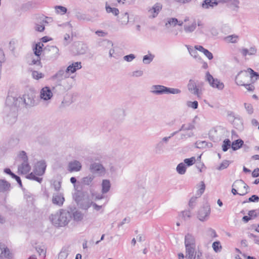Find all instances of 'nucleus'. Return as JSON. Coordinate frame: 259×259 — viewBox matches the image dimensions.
<instances>
[{"label":"nucleus","mask_w":259,"mask_h":259,"mask_svg":"<svg viewBox=\"0 0 259 259\" xmlns=\"http://www.w3.org/2000/svg\"><path fill=\"white\" fill-rule=\"evenodd\" d=\"M71 218L72 214L69 211L61 209L59 212L52 214L50 219L55 227H62L68 224Z\"/></svg>","instance_id":"nucleus-1"},{"label":"nucleus","mask_w":259,"mask_h":259,"mask_svg":"<svg viewBox=\"0 0 259 259\" xmlns=\"http://www.w3.org/2000/svg\"><path fill=\"white\" fill-rule=\"evenodd\" d=\"M254 76H259V74L252 69L249 68L246 70L240 71L236 76L235 82L239 85H244L248 83L249 79H252Z\"/></svg>","instance_id":"nucleus-2"},{"label":"nucleus","mask_w":259,"mask_h":259,"mask_svg":"<svg viewBox=\"0 0 259 259\" xmlns=\"http://www.w3.org/2000/svg\"><path fill=\"white\" fill-rule=\"evenodd\" d=\"M22 102L21 97H16L12 96H8L6 100L5 112L14 110L16 108L18 110V108L21 106V103Z\"/></svg>","instance_id":"nucleus-3"},{"label":"nucleus","mask_w":259,"mask_h":259,"mask_svg":"<svg viewBox=\"0 0 259 259\" xmlns=\"http://www.w3.org/2000/svg\"><path fill=\"white\" fill-rule=\"evenodd\" d=\"M178 132H174L170 134L168 137H165L161 139L154 147V151L156 154H161L164 153L165 146L168 144L169 140L175 135H176Z\"/></svg>","instance_id":"nucleus-4"},{"label":"nucleus","mask_w":259,"mask_h":259,"mask_svg":"<svg viewBox=\"0 0 259 259\" xmlns=\"http://www.w3.org/2000/svg\"><path fill=\"white\" fill-rule=\"evenodd\" d=\"M203 84V82H200L197 84L194 80L191 79L187 85L188 90L191 94L199 97L201 94L200 88Z\"/></svg>","instance_id":"nucleus-5"},{"label":"nucleus","mask_w":259,"mask_h":259,"mask_svg":"<svg viewBox=\"0 0 259 259\" xmlns=\"http://www.w3.org/2000/svg\"><path fill=\"white\" fill-rule=\"evenodd\" d=\"M205 79L208 82L210 85L213 88L221 90L224 88V83L220 82L217 78H214L209 72H207L206 73Z\"/></svg>","instance_id":"nucleus-6"},{"label":"nucleus","mask_w":259,"mask_h":259,"mask_svg":"<svg viewBox=\"0 0 259 259\" xmlns=\"http://www.w3.org/2000/svg\"><path fill=\"white\" fill-rule=\"evenodd\" d=\"M89 169L93 174H96L100 176H104L106 173L105 167L99 163L94 162L91 164Z\"/></svg>","instance_id":"nucleus-7"},{"label":"nucleus","mask_w":259,"mask_h":259,"mask_svg":"<svg viewBox=\"0 0 259 259\" xmlns=\"http://www.w3.org/2000/svg\"><path fill=\"white\" fill-rule=\"evenodd\" d=\"M210 212V206L206 204L199 209L197 217L200 221H205L208 219Z\"/></svg>","instance_id":"nucleus-8"},{"label":"nucleus","mask_w":259,"mask_h":259,"mask_svg":"<svg viewBox=\"0 0 259 259\" xmlns=\"http://www.w3.org/2000/svg\"><path fill=\"white\" fill-rule=\"evenodd\" d=\"M22 102L21 105H25L26 108L34 106L36 105V103L34 99V96L32 94H25L22 98Z\"/></svg>","instance_id":"nucleus-9"},{"label":"nucleus","mask_w":259,"mask_h":259,"mask_svg":"<svg viewBox=\"0 0 259 259\" xmlns=\"http://www.w3.org/2000/svg\"><path fill=\"white\" fill-rule=\"evenodd\" d=\"M59 49L56 46H51L44 49V54L50 59H56L59 55Z\"/></svg>","instance_id":"nucleus-10"},{"label":"nucleus","mask_w":259,"mask_h":259,"mask_svg":"<svg viewBox=\"0 0 259 259\" xmlns=\"http://www.w3.org/2000/svg\"><path fill=\"white\" fill-rule=\"evenodd\" d=\"M5 112L7 113V115L4 118L5 122L10 124L15 123L17 120L18 110L14 108V110Z\"/></svg>","instance_id":"nucleus-11"},{"label":"nucleus","mask_w":259,"mask_h":259,"mask_svg":"<svg viewBox=\"0 0 259 259\" xmlns=\"http://www.w3.org/2000/svg\"><path fill=\"white\" fill-rule=\"evenodd\" d=\"M162 8V5L160 3H156L148 10L150 18H156Z\"/></svg>","instance_id":"nucleus-12"},{"label":"nucleus","mask_w":259,"mask_h":259,"mask_svg":"<svg viewBox=\"0 0 259 259\" xmlns=\"http://www.w3.org/2000/svg\"><path fill=\"white\" fill-rule=\"evenodd\" d=\"M53 95L51 89L48 87H45L40 90L39 96L41 100L48 101L52 98Z\"/></svg>","instance_id":"nucleus-13"},{"label":"nucleus","mask_w":259,"mask_h":259,"mask_svg":"<svg viewBox=\"0 0 259 259\" xmlns=\"http://www.w3.org/2000/svg\"><path fill=\"white\" fill-rule=\"evenodd\" d=\"M46 164L44 161H38L34 166V172L37 176H42L45 173Z\"/></svg>","instance_id":"nucleus-14"},{"label":"nucleus","mask_w":259,"mask_h":259,"mask_svg":"<svg viewBox=\"0 0 259 259\" xmlns=\"http://www.w3.org/2000/svg\"><path fill=\"white\" fill-rule=\"evenodd\" d=\"M81 163L76 160L71 161L68 165V170L70 172L79 171L81 169Z\"/></svg>","instance_id":"nucleus-15"},{"label":"nucleus","mask_w":259,"mask_h":259,"mask_svg":"<svg viewBox=\"0 0 259 259\" xmlns=\"http://www.w3.org/2000/svg\"><path fill=\"white\" fill-rule=\"evenodd\" d=\"M12 254L10 252L9 249L4 244L0 243V258L12 259Z\"/></svg>","instance_id":"nucleus-16"},{"label":"nucleus","mask_w":259,"mask_h":259,"mask_svg":"<svg viewBox=\"0 0 259 259\" xmlns=\"http://www.w3.org/2000/svg\"><path fill=\"white\" fill-rule=\"evenodd\" d=\"M69 77V75L63 69H60L54 74L52 78L54 80L61 81L62 80L67 78Z\"/></svg>","instance_id":"nucleus-17"},{"label":"nucleus","mask_w":259,"mask_h":259,"mask_svg":"<svg viewBox=\"0 0 259 259\" xmlns=\"http://www.w3.org/2000/svg\"><path fill=\"white\" fill-rule=\"evenodd\" d=\"M151 92L157 95L166 94V87L162 85H154L151 87Z\"/></svg>","instance_id":"nucleus-18"},{"label":"nucleus","mask_w":259,"mask_h":259,"mask_svg":"<svg viewBox=\"0 0 259 259\" xmlns=\"http://www.w3.org/2000/svg\"><path fill=\"white\" fill-rule=\"evenodd\" d=\"M64 200V197L62 193L57 192L53 194L52 198L53 204L61 206L63 205Z\"/></svg>","instance_id":"nucleus-19"},{"label":"nucleus","mask_w":259,"mask_h":259,"mask_svg":"<svg viewBox=\"0 0 259 259\" xmlns=\"http://www.w3.org/2000/svg\"><path fill=\"white\" fill-rule=\"evenodd\" d=\"M81 62H76L72 63V64L69 65L67 68L66 69V72L70 75V73H73L77 70H78L81 68Z\"/></svg>","instance_id":"nucleus-20"},{"label":"nucleus","mask_w":259,"mask_h":259,"mask_svg":"<svg viewBox=\"0 0 259 259\" xmlns=\"http://www.w3.org/2000/svg\"><path fill=\"white\" fill-rule=\"evenodd\" d=\"M218 3L215 0H204L201 4V7L203 9L212 8L214 6L218 5Z\"/></svg>","instance_id":"nucleus-21"},{"label":"nucleus","mask_w":259,"mask_h":259,"mask_svg":"<svg viewBox=\"0 0 259 259\" xmlns=\"http://www.w3.org/2000/svg\"><path fill=\"white\" fill-rule=\"evenodd\" d=\"M185 245H196L195 239L192 234L188 233L185 235Z\"/></svg>","instance_id":"nucleus-22"},{"label":"nucleus","mask_w":259,"mask_h":259,"mask_svg":"<svg viewBox=\"0 0 259 259\" xmlns=\"http://www.w3.org/2000/svg\"><path fill=\"white\" fill-rule=\"evenodd\" d=\"M31 169V167L27 162H23L21 165L18 166V170L22 174H26Z\"/></svg>","instance_id":"nucleus-23"},{"label":"nucleus","mask_w":259,"mask_h":259,"mask_svg":"<svg viewBox=\"0 0 259 259\" xmlns=\"http://www.w3.org/2000/svg\"><path fill=\"white\" fill-rule=\"evenodd\" d=\"M232 187H235L238 190H240L243 187L244 188H249V187L242 180L235 181L232 185Z\"/></svg>","instance_id":"nucleus-24"},{"label":"nucleus","mask_w":259,"mask_h":259,"mask_svg":"<svg viewBox=\"0 0 259 259\" xmlns=\"http://www.w3.org/2000/svg\"><path fill=\"white\" fill-rule=\"evenodd\" d=\"M234 120L231 122L232 124L236 128L241 130L243 128L242 119L239 115H237L236 118Z\"/></svg>","instance_id":"nucleus-25"},{"label":"nucleus","mask_w":259,"mask_h":259,"mask_svg":"<svg viewBox=\"0 0 259 259\" xmlns=\"http://www.w3.org/2000/svg\"><path fill=\"white\" fill-rule=\"evenodd\" d=\"M111 184L108 180H103L102 183V193H107L110 190Z\"/></svg>","instance_id":"nucleus-26"},{"label":"nucleus","mask_w":259,"mask_h":259,"mask_svg":"<svg viewBox=\"0 0 259 259\" xmlns=\"http://www.w3.org/2000/svg\"><path fill=\"white\" fill-rule=\"evenodd\" d=\"M256 52V50L254 47H251L249 49L243 48L240 50V53L243 56L246 55H254Z\"/></svg>","instance_id":"nucleus-27"},{"label":"nucleus","mask_w":259,"mask_h":259,"mask_svg":"<svg viewBox=\"0 0 259 259\" xmlns=\"http://www.w3.org/2000/svg\"><path fill=\"white\" fill-rule=\"evenodd\" d=\"M102 45L110 49L109 52V56L112 57L114 53V50L111 48L113 47V43L112 41L108 40H105L103 41Z\"/></svg>","instance_id":"nucleus-28"},{"label":"nucleus","mask_w":259,"mask_h":259,"mask_svg":"<svg viewBox=\"0 0 259 259\" xmlns=\"http://www.w3.org/2000/svg\"><path fill=\"white\" fill-rule=\"evenodd\" d=\"M44 47L43 44L38 42L35 45V48L33 49L34 53L36 56L40 57L41 52L42 50V47Z\"/></svg>","instance_id":"nucleus-29"},{"label":"nucleus","mask_w":259,"mask_h":259,"mask_svg":"<svg viewBox=\"0 0 259 259\" xmlns=\"http://www.w3.org/2000/svg\"><path fill=\"white\" fill-rule=\"evenodd\" d=\"M195 128V125L193 122L188 123L187 124H183L181 127L177 132L180 131H191Z\"/></svg>","instance_id":"nucleus-30"},{"label":"nucleus","mask_w":259,"mask_h":259,"mask_svg":"<svg viewBox=\"0 0 259 259\" xmlns=\"http://www.w3.org/2000/svg\"><path fill=\"white\" fill-rule=\"evenodd\" d=\"M196 28V23L194 21L190 25H185L184 29L186 33H191L193 32Z\"/></svg>","instance_id":"nucleus-31"},{"label":"nucleus","mask_w":259,"mask_h":259,"mask_svg":"<svg viewBox=\"0 0 259 259\" xmlns=\"http://www.w3.org/2000/svg\"><path fill=\"white\" fill-rule=\"evenodd\" d=\"M94 179L93 175H89L85 177H83L81 180V183L84 185L90 186L91 185L92 181Z\"/></svg>","instance_id":"nucleus-32"},{"label":"nucleus","mask_w":259,"mask_h":259,"mask_svg":"<svg viewBox=\"0 0 259 259\" xmlns=\"http://www.w3.org/2000/svg\"><path fill=\"white\" fill-rule=\"evenodd\" d=\"M243 143L244 142L242 140H237L233 142L231 145V148L233 150H237L243 145Z\"/></svg>","instance_id":"nucleus-33"},{"label":"nucleus","mask_w":259,"mask_h":259,"mask_svg":"<svg viewBox=\"0 0 259 259\" xmlns=\"http://www.w3.org/2000/svg\"><path fill=\"white\" fill-rule=\"evenodd\" d=\"M178 23V20L176 18H168L166 19L165 26L168 27V25L170 26H175Z\"/></svg>","instance_id":"nucleus-34"},{"label":"nucleus","mask_w":259,"mask_h":259,"mask_svg":"<svg viewBox=\"0 0 259 259\" xmlns=\"http://www.w3.org/2000/svg\"><path fill=\"white\" fill-rule=\"evenodd\" d=\"M10 184L4 180H0V191H5L9 189Z\"/></svg>","instance_id":"nucleus-35"},{"label":"nucleus","mask_w":259,"mask_h":259,"mask_svg":"<svg viewBox=\"0 0 259 259\" xmlns=\"http://www.w3.org/2000/svg\"><path fill=\"white\" fill-rule=\"evenodd\" d=\"M196 245H185L186 253L189 254V256H194L195 253Z\"/></svg>","instance_id":"nucleus-36"},{"label":"nucleus","mask_w":259,"mask_h":259,"mask_svg":"<svg viewBox=\"0 0 259 259\" xmlns=\"http://www.w3.org/2000/svg\"><path fill=\"white\" fill-rule=\"evenodd\" d=\"M177 171L180 175H184L186 171V166L184 163H179L176 168Z\"/></svg>","instance_id":"nucleus-37"},{"label":"nucleus","mask_w":259,"mask_h":259,"mask_svg":"<svg viewBox=\"0 0 259 259\" xmlns=\"http://www.w3.org/2000/svg\"><path fill=\"white\" fill-rule=\"evenodd\" d=\"M128 14L127 12L121 14L119 18V22L123 25L126 24L128 22Z\"/></svg>","instance_id":"nucleus-38"},{"label":"nucleus","mask_w":259,"mask_h":259,"mask_svg":"<svg viewBox=\"0 0 259 259\" xmlns=\"http://www.w3.org/2000/svg\"><path fill=\"white\" fill-rule=\"evenodd\" d=\"M47 19H48L49 20L51 19L50 18L46 17L45 18V20L43 19L42 20V22H41L40 24H36L35 27V29L36 31H39V32H42L45 29V26L44 25V23H48V21L46 20Z\"/></svg>","instance_id":"nucleus-39"},{"label":"nucleus","mask_w":259,"mask_h":259,"mask_svg":"<svg viewBox=\"0 0 259 259\" xmlns=\"http://www.w3.org/2000/svg\"><path fill=\"white\" fill-rule=\"evenodd\" d=\"M76 17L78 20L80 21H90L91 20V18L88 16L87 15L78 13L76 15Z\"/></svg>","instance_id":"nucleus-40"},{"label":"nucleus","mask_w":259,"mask_h":259,"mask_svg":"<svg viewBox=\"0 0 259 259\" xmlns=\"http://www.w3.org/2000/svg\"><path fill=\"white\" fill-rule=\"evenodd\" d=\"M73 218L75 221H80L83 219L82 213L78 210H76L72 213Z\"/></svg>","instance_id":"nucleus-41"},{"label":"nucleus","mask_w":259,"mask_h":259,"mask_svg":"<svg viewBox=\"0 0 259 259\" xmlns=\"http://www.w3.org/2000/svg\"><path fill=\"white\" fill-rule=\"evenodd\" d=\"M106 10L107 13H112L115 16L117 15L119 13V11L117 8H111L110 6L108 5L107 2L106 4Z\"/></svg>","instance_id":"nucleus-42"},{"label":"nucleus","mask_w":259,"mask_h":259,"mask_svg":"<svg viewBox=\"0 0 259 259\" xmlns=\"http://www.w3.org/2000/svg\"><path fill=\"white\" fill-rule=\"evenodd\" d=\"M154 58V56L153 55H152L151 54L145 55L143 57V62L146 64H150Z\"/></svg>","instance_id":"nucleus-43"},{"label":"nucleus","mask_w":259,"mask_h":259,"mask_svg":"<svg viewBox=\"0 0 259 259\" xmlns=\"http://www.w3.org/2000/svg\"><path fill=\"white\" fill-rule=\"evenodd\" d=\"M35 250L39 255L42 254L44 258L46 257V250L44 246H37L35 247Z\"/></svg>","instance_id":"nucleus-44"},{"label":"nucleus","mask_w":259,"mask_h":259,"mask_svg":"<svg viewBox=\"0 0 259 259\" xmlns=\"http://www.w3.org/2000/svg\"><path fill=\"white\" fill-rule=\"evenodd\" d=\"M188 50L190 54V55L195 59H198V60H201V58L199 56L198 53L197 52V50L193 49L190 47L187 46Z\"/></svg>","instance_id":"nucleus-45"},{"label":"nucleus","mask_w":259,"mask_h":259,"mask_svg":"<svg viewBox=\"0 0 259 259\" xmlns=\"http://www.w3.org/2000/svg\"><path fill=\"white\" fill-rule=\"evenodd\" d=\"M37 175L34 174V171L31 172L29 175L26 176V178L30 180H33L34 181H36L39 183H40L42 181V178L37 177Z\"/></svg>","instance_id":"nucleus-46"},{"label":"nucleus","mask_w":259,"mask_h":259,"mask_svg":"<svg viewBox=\"0 0 259 259\" xmlns=\"http://www.w3.org/2000/svg\"><path fill=\"white\" fill-rule=\"evenodd\" d=\"M238 36L236 35H231L225 37V40L228 42L235 43L237 42Z\"/></svg>","instance_id":"nucleus-47"},{"label":"nucleus","mask_w":259,"mask_h":259,"mask_svg":"<svg viewBox=\"0 0 259 259\" xmlns=\"http://www.w3.org/2000/svg\"><path fill=\"white\" fill-rule=\"evenodd\" d=\"M68 255V251L66 248H63L58 255V259H66Z\"/></svg>","instance_id":"nucleus-48"},{"label":"nucleus","mask_w":259,"mask_h":259,"mask_svg":"<svg viewBox=\"0 0 259 259\" xmlns=\"http://www.w3.org/2000/svg\"><path fill=\"white\" fill-rule=\"evenodd\" d=\"M231 146V142L230 140L226 139H225L223 142V144L222 145V150L223 151L226 152L227 151L228 149Z\"/></svg>","instance_id":"nucleus-49"},{"label":"nucleus","mask_w":259,"mask_h":259,"mask_svg":"<svg viewBox=\"0 0 259 259\" xmlns=\"http://www.w3.org/2000/svg\"><path fill=\"white\" fill-rule=\"evenodd\" d=\"M181 91L179 89L170 88L166 87V94H179Z\"/></svg>","instance_id":"nucleus-50"},{"label":"nucleus","mask_w":259,"mask_h":259,"mask_svg":"<svg viewBox=\"0 0 259 259\" xmlns=\"http://www.w3.org/2000/svg\"><path fill=\"white\" fill-rule=\"evenodd\" d=\"M55 8L56 11V12L61 15L65 14L67 12V9L65 7H63L61 6H57L55 7Z\"/></svg>","instance_id":"nucleus-51"},{"label":"nucleus","mask_w":259,"mask_h":259,"mask_svg":"<svg viewBox=\"0 0 259 259\" xmlns=\"http://www.w3.org/2000/svg\"><path fill=\"white\" fill-rule=\"evenodd\" d=\"M205 189V185L203 181L200 182V188L197 192L196 195L197 197H200L204 192Z\"/></svg>","instance_id":"nucleus-52"},{"label":"nucleus","mask_w":259,"mask_h":259,"mask_svg":"<svg viewBox=\"0 0 259 259\" xmlns=\"http://www.w3.org/2000/svg\"><path fill=\"white\" fill-rule=\"evenodd\" d=\"M184 163L186 164L187 166H190L192 165L196 161V159L195 157H192L190 158L185 159Z\"/></svg>","instance_id":"nucleus-53"},{"label":"nucleus","mask_w":259,"mask_h":259,"mask_svg":"<svg viewBox=\"0 0 259 259\" xmlns=\"http://www.w3.org/2000/svg\"><path fill=\"white\" fill-rule=\"evenodd\" d=\"M32 76L34 79L38 80L44 77V75L42 73L38 72L37 71H33L32 72Z\"/></svg>","instance_id":"nucleus-54"},{"label":"nucleus","mask_w":259,"mask_h":259,"mask_svg":"<svg viewBox=\"0 0 259 259\" xmlns=\"http://www.w3.org/2000/svg\"><path fill=\"white\" fill-rule=\"evenodd\" d=\"M244 105L248 114L251 115L253 113V106L251 104L245 103Z\"/></svg>","instance_id":"nucleus-55"},{"label":"nucleus","mask_w":259,"mask_h":259,"mask_svg":"<svg viewBox=\"0 0 259 259\" xmlns=\"http://www.w3.org/2000/svg\"><path fill=\"white\" fill-rule=\"evenodd\" d=\"M104 194H100L98 193H92V199L94 200H101L104 198Z\"/></svg>","instance_id":"nucleus-56"},{"label":"nucleus","mask_w":259,"mask_h":259,"mask_svg":"<svg viewBox=\"0 0 259 259\" xmlns=\"http://www.w3.org/2000/svg\"><path fill=\"white\" fill-rule=\"evenodd\" d=\"M212 247L214 251L216 252L220 251L221 249L222 248V246L221 245L220 242L219 241L214 242L212 243Z\"/></svg>","instance_id":"nucleus-57"},{"label":"nucleus","mask_w":259,"mask_h":259,"mask_svg":"<svg viewBox=\"0 0 259 259\" xmlns=\"http://www.w3.org/2000/svg\"><path fill=\"white\" fill-rule=\"evenodd\" d=\"M229 165V161L228 160H224L220 165L217 167V169L219 170H222L228 167Z\"/></svg>","instance_id":"nucleus-58"},{"label":"nucleus","mask_w":259,"mask_h":259,"mask_svg":"<svg viewBox=\"0 0 259 259\" xmlns=\"http://www.w3.org/2000/svg\"><path fill=\"white\" fill-rule=\"evenodd\" d=\"M187 105L188 107L192 108L194 109H196L198 108V103L196 101H194L193 102L188 101L187 102Z\"/></svg>","instance_id":"nucleus-59"},{"label":"nucleus","mask_w":259,"mask_h":259,"mask_svg":"<svg viewBox=\"0 0 259 259\" xmlns=\"http://www.w3.org/2000/svg\"><path fill=\"white\" fill-rule=\"evenodd\" d=\"M19 156V157L23 160V161L27 162L28 161V157L26 155V153L25 151H21Z\"/></svg>","instance_id":"nucleus-60"},{"label":"nucleus","mask_w":259,"mask_h":259,"mask_svg":"<svg viewBox=\"0 0 259 259\" xmlns=\"http://www.w3.org/2000/svg\"><path fill=\"white\" fill-rule=\"evenodd\" d=\"M182 217L185 220L189 219L191 218V212L190 210L183 211L182 212Z\"/></svg>","instance_id":"nucleus-61"},{"label":"nucleus","mask_w":259,"mask_h":259,"mask_svg":"<svg viewBox=\"0 0 259 259\" xmlns=\"http://www.w3.org/2000/svg\"><path fill=\"white\" fill-rule=\"evenodd\" d=\"M227 116L229 118V120L230 122H232L236 118V116L235 115L234 113L232 111H228L227 113Z\"/></svg>","instance_id":"nucleus-62"},{"label":"nucleus","mask_w":259,"mask_h":259,"mask_svg":"<svg viewBox=\"0 0 259 259\" xmlns=\"http://www.w3.org/2000/svg\"><path fill=\"white\" fill-rule=\"evenodd\" d=\"M197 197H198L197 196V197H193L190 199V201L189 202V206L191 209L193 208L194 205L196 203V199H197Z\"/></svg>","instance_id":"nucleus-63"},{"label":"nucleus","mask_w":259,"mask_h":259,"mask_svg":"<svg viewBox=\"0 0 259 259\" xmlns=\"http://www.w3.org/2000/svg\"><path fill=\"white\" fill-rule=\"evenodd\" d=\"M243 86H244L246 89L250 92H252L254 90V87L253 85L250 84L249 82L248 83H245L244 85H242Z\"/></svg>","instance_id":"nucleus-64"}]
</instances>
